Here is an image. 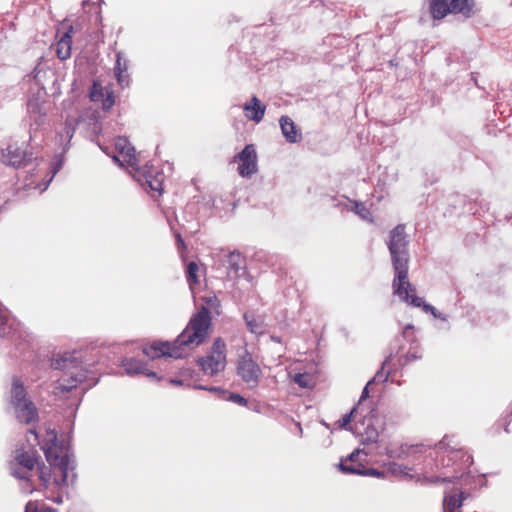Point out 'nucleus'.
Returning a JSON list of instances; mask_svg holds the SVG:
<instances>
[{
  "label": "nucleus",
  "instance_id": "6ab92c4d",
  "mask_svg": "<svg viewBox=\"0 0 512 512\" xmlns=\"http://www.w3.org/2000/svg\"><path fill=\"white\" fill-rule=\"evenodd\" d=\"M84 378L85 375L83 373H66L57 381L55 389L61 392L71 391L72 389L76 388L77 385L84 380Z\"/></svg>",
  "mask_w": 512,
  "mask_h": 512
},
{
  "label": "nucleus",
  "instance_id": "c756f323",
  "mask_svg": "<svg viewBox=\"0 0 512 512\" xmlns=\"http://www.w3.org/2000/svg\"><path fill=\"white\" fill-rule=\"evenodd\" d=\"M25 512H57V511H56V509L49 507V506H43V507L39 508L37 506L36 502L29 501L26 504Z\"/></svg>",
  "mask_w": 512,
  "mask_h": 512
},
{
  "label": "nucleus",
  "instance_id": "f03ea898",
  "mask_svg": "<svg viewBox=\"0 0 512 512\" xmlns=\"http://www.w3.org/2000/svg\"><path fill=\"white\" fill-rule=\"evenodd\" d=\"M212 326L210 312L206 307L195 313L189 320L186 328L173 342L155 341L143 348V353L151 358L173 357L175 359L184 356V349H194L202 345L208 338Z\"/></svg>",
  "mask_w": 512,
  "mask_h": 512
},
{
  "label": "nucleus",
  "instance_id": "1a4fd4ad",
  "mask_svg": "<svg viewBox=\"0 0 512 512\" xmlns=\"http://www.w3.org/2000/svg\"><path fill=\"white\" fill-rule=\"evenodd\" d=\"M14 460L15 464L19 467H12V475L18 479L29 481V473L33 471L39 463L37 452L17 449Z\"/></svg>",
  "mask_w": 512,
  "mask_h": 512
},
{
  "label": "nucleus",
  "instance_id": "7c9ffc66",
  "mask_svg": "<svg viewBox=\"0 0 512 512\" xmlns=\"http://www.w3.org/2000/svg\"><path fill=\"white\" fill-rule=\"evenodd\" d=\"M204 303L206 304V308L209 309H217L220 306V301L215 295H208L202 298Z\"/></svg>",
  "mask_w": 512,
  "mask_h": 512
},
{
  "label": "nucleus",
  "instance_id": "37998d69",
  "mask_svg": "<svg viewBox=\"0 0 512 512\" xmlns=\"http://www.w3.org/2000/svg\"><path fill=\"white\" fill-rule=\"evenodd\" d=\"M235 399L239 403H245L246 402V400L242 396H240V395H235Z\"/></svg>",
  "mask_w": 512,
  "mask_h": 512
},
{
  "label": "nucleus",
  "instance_id": "c9c22d12",
  "mask_svg": "<svg viewBox=\"0 0 512 512\" xmlns=\"http://www.w3.org/2000/svg\"><path fill=\"white\" fill-rule=\"evenodd\" d=\"M56 369H67L69 364L66 359L62 360V364L60 360H55L52 364Z\"/></svg>",
  "mask_w": 512,
  "mask_h": 512
},
{
  "label": "nucleus",
  "instance_id": "7ed1b4c3",
  "mask_svg": "<svg viewBox=\"0 0 512 512\" xmlns=\"http://www.w3.org/2000/svg\"><path fill=\"white\" fill-rule=\"evenodd\" d=\"M45 457L53 467V473H59V478H54V483L61 486L67 481V472L69 465L68 455L65 453L62 445L58 443L57 432L53 429L46 430V434L41 445Z\"/></svg>",
  "mask_w": 512,
  "mask_h": 512
},
{
  "label": "nucleus",
  "instance_id": "a18cd8bd",
  "mask_svg": "<svg viewBox=\"0 0 512 512\" xmlns=\"http://www.w3.org/2000/svg\"><path fill=\"white\" fill-rule=\"evenodd\" d=\"M177 240L179 244H181L183 247L185 246L180 234H177Z\"/></svg>",
  "mask_w": 512,
  "mask_h": 512
},
{
  "label": "nucleus",
  "instance_id": "f8f14e48",
  "mask_svg": "<svg viewBox=\"0 0 512 512\" xmlns=\"http://www.w3.org/2000/svg\"><path fill=\"white\" fill-rule=\"evenodd\" d=\"M89 98L92 102L101 104L104 111H109L115 104V94L112 87H103L98 81H93Z\"/></svg>",
  "mask_w": 512,
  "mask_h": 512
},
{
  "label": "nucleus",
  "instance_id": "bb28decb",
  "mask_svg": "<svg viewBox=\"0 0 512 512\" xmlns=\"http://www.w3.org/2000/svg\"><path fill=\"white\" fill-rule=\"evenodd\" d=\"M379 433L374 427H367L364 434H362V442L364 444L376 443L378 441Z\"/></svg>",
  "mask_w": 512,
  "mask_h": 512
},
{
  "label": "nucleus",
  "instance_id": "aec40b11",
  "mask_svg": "<svg viewBox=\"0 0 512 512\" xmlns=\"http://www.w3.org/2000/svg\"><path fill=\"white\" fill-rule=\"evenodd\" d=\"M340 470L344 473L349 474H358V475H369V476H376L381 477L383 476V472H380L376 469L370 468L367 469L362 463L358 464H348V463H340L339 464Z\"/></svg>",
  "mask_w": 512,
  "mask_h": 512
},
{
  "label": "nucleus",
  "instance_id": "4be33fe9",
  "mask_svg": "<svg viewBox=\"0 0 512 512\" xmlns=\"http://www.w3.org/2000/svg\"><path fill=\"white\" fill-rule=\"evenodd\" d=\"M123 366L128 374H146L145 365L136 359L130 358L123 361Z\"/></svg>",
  "mask_w": 512,
  "mask_h": 512
},
{
  "label": "nucleus",
  "instance_id": "72a5a7b5",
  "mask_svg": "<svg viewBox=\"0 0 512 512\" xmlns=\"http://www.w3.org/2000/svg\"><path fill=\"white\" fill-rule=\"evenodd\" d=\"M7 323V315L5 311L0 308V336L4 334V326Z\"/></svg>",
  "mask_w": 512,
  "mask_h": 512
},
{
  "label": "nucleus",
  "instance_id": "423d86ee",
  "mask_svg": "<svg viewBox=\"0 0 512 512\" xmlns=\"http://www.w3.org/2000/svg\"><path fill=\"white\" fill-rule=\"evenodd\" d=\"M201 370L210 376L222 372L226 367V344L222 338L214 340L210 352L198 359Z\"/></svg>",
  "mask_w": 512,
  "mask_h": 512
},
{
  "label": "nucleus",
  "instance_id": "49530a36",
  "mask_svg": "<svg viewBox=\"0 0 512 512\" xmlns=\"http://www.w3.org/2000/svg\"><path fill=\"white\" fill-rule=\"evenodd\" d=\"M443 481H445V480L444 479H440L438 477L431 480V482H433V483L443 482Z\"/></svg>",
  "mask_w": 512,
  "mask_h": 512
},
{
  "label": "nucleus",
  "instance_id": "58836bf2",
  "mask_svg": "<svg viewBox=\"0 0 512 512\" xmlns=\"http://www.w3.org/2000/svg\"><path fill=\"white\" fill-rule=\"evenodd\" d=\"M371 384V381L368 382V384L366 385V387L363 389L362 391V394H361V397H360V401L366 399L368 397V386Z\"/></svg>",
  "mask_w": 512,
  "mask_h": 512
},
{
  "label": "nucleus",
  "instance_id": "c85d7f7f",
  "mask_svg": "<svg viewBox=\"0 0 512 512\" xmlns=\"http://www.w3.org/2000/svg\"><path fill=\"white\" fill-rule=\"evenodd\" d=\"M118 84L124 88L129 85V75L127 73V63L124 61L123 70L115 73Z\"/></svg>",
  "mask_w": 512,
  "mask_h": 512
},
{
  "label": "nucleus",
  "instance_id": "412c9836",
  "mask_svg": "<svg viewBox=\"0 0 512 512\" xmlns=\"http://www.w3.org/2000/svg\"><path fill=\"white\" fill-rule=\"evenodd\" d=\"M186 279L189 284L191 290L194 289L196 285H199V266L196 262L191 261L188 263L186 267Z\"/></svg>",
  "mask_w": 512,
  "mask_h": 512
},
{
  "label": "nucleus",
  "instance_id": "cd10ccee",
  "mask_svg": "<svg viewBox=\"0 0 512 512\" xmlns=\"http://www.w3.org/2000/svg\"><path fill=\"white\" fill-rule=\"evenodd\" d=\"M293 380L296 384L299 385L301 388H309L311 387L312 378L307 373H297L293 377Z\"/></svg>",
  "mask_w": 512,
  "mask_h": 512
},
{
  "label": "nucleus",
  "instance_id": "a878e982",
  "mask_svg": "<svg viewBox=\"0 0 512 512\" xmlns=\"http://www.w3.org/2000/svg\"><path fill=\"white\" fill-rule=\"evenodd\" d=\"M353 211L363 220L370 223L374 222L371 211L362 202H353Z\"/></svg>",
  "mask_w": 512,
  "mask_h": 512
},
{
  "label": "nucleus",
  "instance_id": "ea45409f",
  "mask_svg": "<svg viewBox=\"0 0 512 512\" xmlns=\"http://www.w3.org/2000/svg\"><path fill=\"white\" fill-rule=\"evenodd\" d=\"M416 358H418V356H417L415 353H413V354L408 353V354L405 356V362H404V363L406 364V363H408L410 360H412V359H416Z\"/></svg>",
  "mask_w": 512,
  "mask_h": 512
},
{
  "label": "nucleus",
  "instance_id": "39448f33",
  "mask_svg": "<svg viewBox=\"0 0 512 512\" xmlns=\"http://www.w3.org/2000/svg\"><path fill=\"white\" fill-rule=\"evenodd\" d=\"M428 12L434 21L450 14L470 18L476 12V3L475 0H428Z\"/></svg>",
  "mask_w": 512,
  "mask_h": 512
},
{
  "label": "nucleus",
  "instance_id": "2f4dec72",
  "mask_svg": "<svg viewBox=\"0 0 512 512\" xmlns=\"http://www.w3.org/2000/svg\"><path fill=\"white\" fill-rule=\"evenodd\" d=\"M355 411L356 408H353L349 413H346L340 420L337 421V425L340 429H344L350 424Z\"/></svg>",
  "mask_w": 512,
  "mask_h": 512
},
{
  "label": "nucleus",
  "instance_id": "e433bc0d",
  "mask_svg": "<svg viewBox=\"0 0 512 512\" xmlns=\"http://www.w3.org/2000/svg\"><path fill=\"white\" fill-rule=\"evenodd\" d=\"M64 130H65L67 137L69 139H71L73 136V132H74V128H73L72 124L69 123L68 121H66L65 125H64Z\"/></svg>",
  "mask_w": 512,
  "mask_h": 512
},
{
  "label": "nucleus",
  "instance_id": "9d476101",
  "mask_svg": "<svg viewBox=\"0 0 512 512\" xmlns=\"http://www.w3.org/2000/svg\"><path fill=\"white\" fill-rule=\"evenodd\" d=\"M114 147L118 153V156H114L113 159L116 162L126 163L128 166L132 167L134 170H139V156L132 146L130 141L123 136L116 137L114 139Z\"/></svg>",
  "mask_w": 512,
  "mask_h": 512
},
{
  "label": "nucleus",
  "instance_id": "a211bd4d",
  "mask_svg": "<svg viewBox=\"0 0 512 512\" xmlns=\"http://www.w3.org/2000/svg\"><path fill=\"white\" fill-rule=\"evenodd\" d=\"M468 494L460 491L458 494H447L443 498V512H460Z\"/></svg>",
  "mask_w": 512,
  "mask_h": 512
},
{
  "label": "nucleus",
  "instance_id": "393cba45",
  "mask_svg": "<svg viewBox=\"0 0 512 512\" xmlns=\"http://www.w3.org/2000/svg\"><path fill=\"white\" fill-rule=\"evenodd\" d=\"M39 480L41 481V484L44 488H48L51 482V474L52 469L48 466H46L44 463H41L36 466Z\"/></svg>",
  "mask_w": 512,
  "mask_h": 512
},
{
  "label": "nucleus",
  "instance_id": "79ce46f5",
  "mask_svg": "<svg viewBox=\"0 0 512 512\" xmlns=\"http://www.w3.org/2000/svg\"><path fill=\"white\" fill-rule=\"evenodd\" d=\"M410 333L413 334V328L411 326H407L404 329L403 334H404V336H408Z\"/></svg>",
  "mask_w": 512,
  "mask_h": 512
},
{
  "label": "nucleus",
  "instance_id": "9b49d317",
  "mask_svg": "<svg viewBox=\"0 0 512 512\" xmlns=\"http://www.w3.org/2000/svg\"><path fill=\"white\" fill-rule=\"evenodd\" d=\"M233 162H238V173L242 177H251L257 172V153L253 144H248L234 156Z\"/></svg>",
  "mask_w": 512,
  "mask_h": 512
},
{
  "label": "nucleus",
  "instance_id": "473e14b6",
  "mask_svg": "<svg viewBox=\"0 0 512 512\" xmlns=\"http://www.w3.org/2000/svg\"><path fill=\"white\" fill-rule=\"evenodd\" d=\"M362 453L361 450L357 449L353 451L345 460H342L340 463H348V464H358L361 463L358 461L359 455Z\"/></svg>",
  "mask_w": 512,
  "mask_h": 512
},
{
  "label": "nucleus",
  "instance_id": "0eeeda50",
  "mask_svg": "<svg viewBox=\"0 0 512 512\" xmlns=\"http://www.w3.org/2000/svg\"><path fill=\"white\" fill-rule=\"evenodd\" d=\"M237 375L249 387H256L262 376V369L256 358L247 349L238 355L236 362Z\"/></svg>",
  "mask_w": 512,
  "mask_h": 512
},
{
  "label": "nucleus",
  "instance_id": "f704fd0d",
  "mask_svg": "<svg viewBox=\"0 0 512 512\" xmlns=\"http://www.w3.org/2000/svg\"><path fill=\"white\" fill-rule=\"evenodd\" d=\"M124 61L121 57V54L120 53H117V57H116V64H115V67H114V72H119L120 70H123V64H124Z\"/></svg>",
  "mask_w": 512,
  "mask_h": 512
},
{
  "label": "nucleus",
  "instance_id": "c03bdc74",
  "mask_svg": "<svg viewBox=\"0 0 512 512\" xmlns=\"http://www.w3.org/2000/svg\"><path fill=\"white\" fill-rule=\"evenodd\" d=\"M177 240L179 244H181L183 247L185 246L180 234H177Z\"/></svg>",
  "mask_w": 512,
  "mask_h": 512
},
{
  "label": "nucleus",
  "instance_id": "a19ab883",
  "mask_svg": "<svg viewBox=\"0 0 512 512\" xmlns=\"http://www.w3.org/2000/svg\"><path fill=\"white\" fill-rule=\"evenodd\" d=\"M28 432L35 437V440L37 441V444H40L39 436H38L37 431L35 429H29Z\"/></svg>",
  "mask_w": 512,
  "mask_h": 512
},
{
  "label": "nucleus",
  "instance_id": "5701e85b",
  "mask_svg": "<svg viewBox=\"0 0 512 512\" xmlns=\"http://www.w3.org/2000/svg\"><path fill=\"white\" fill-rule=\"evenodd\" d=\"M248 329L254 334H262L264 332L263 320L253 315H244Z\"/></svg>",
  "mask_w": 512,
  "mask_h": 512
},
{
  "label": "nucleus",
  "instance_id": "dca6fc26",
  "mask_svg": "<svg viewBox=\"0 0 512 512\" xmlns=\"http://www.w3.org/2000/svg\"><path fill=\"white\" fill-rule=\"evenodd\" d=\"M72 32L73 27L70 26L68 30L61 35L56 43V55L60 60H66L71 56Z\"/></svg>",
  "mask_w": 512,
  "mask_h": 512
},
{
  "label": "nucleus",
  "instance_id": "6e6552de",
  "mask_svg": "<svg viewBox=\"0 0 512 512\" xmlns=\"http://www.w3.org/2000/svg\"><path fill=\"white\" fill-rule=\"evenodd\" d=\"M33 160V152L28 143L13 142L2 149L0 161L14 168L25 167Z\"/></svg>",
  "mask_w": 512,
  "mask_h": 512
},
{
  "label": "nucleus",
  "instance_id": "ddd939ff",
  "mask_svg": "<svg viewBox=\"0 0 512 512\" xmlns=\"http://www.w3.org/2000/svg\"><path fill=\"white\" fill-rule=\"evenodd\" d=\"M140 176L143 177L145 184L149 189L158 195L163 192L164 173L154 167L153 165L146 164L139 170H136Z\"/></svg>",
  "mask_w": 512,
  "mask_h": 512
},
{
  "label": "nucleus",
  "instance_id": "f257e3e1",
  "mask_svg": "<svg viewBox=\"0 0 512 512\" xmlns=\"http://www.w3.org/2000/svg\"><path fill=\"white\" fill-rule=\"evenodd\" d=\"M409 239L406 233L405 224H398L389 232L387 246L391 255L395 277L393 280V292L401 300L415 306L422 307L425 312H430L436 316V309L426 304L422 298L415 294V288L408 281V251Z\"/></svg>",
  "mask_w": 512,
  "mask_h": 512
},
{
  "label": "nucleus",
  "instance_id": "4468645a",
  "mask_svg": "<svg viewBox=\"0 0 512 512\" xmlns=\"http://www.w3.org/2000/svg\"><path fill=\"white\" fill-rule=\"evenodd\" d=\"M229 278H238L246 271V259L237 250L230 252L223 262Z\"/></svg>",
  "mask_w": 512,
  "mask_h": 512
},
{
  "label": "nucleus",
  "instance_id": "20e7f679",
  "mask_svg": "<svg viewBox=\"0 0 512 512\" xmlns=\"http://www.w3.org/2000/svg\"><path fill=\"white\" fill-rule=\"evenodd\" d=\"M10 404L14 409L16 418L20 422L27 425L38 422V409L28 397L23 383L18 378H14L12 381Z\"/></svg>",
  "mask_w": 512,
  "mask_h": 512
},
{
  "label": "nucleus",
  "instance_id": "2eb2a0df",
  "mask_svg": "<svg viewBox=\"0 0 512 512\" xmlns=\"http://www.w3.org/2000/svg\"><path fill=\"white\" fill-rule=\"evenodd\" d=\"M281 131L287 142L298 143L302 140V134L289 116H282L279 120Z\"/></svg>",
  "mask_w": 512,
  "mask_h": 512
},
{
  "label": "nucleus",
  "instance_id": "f3484780",
  "mask_svg": "<svg viewBox=\"0 0 512 512\" xmlns=\"http://www.w3.org/2000/svg\"><path fill=\"white\" fill-rule=\"evenodd\" d=\"M243 110L248 119L258 123L264 117L266 106L261 104L256 96H253L251 101L243 106Z\"/></svg>",
  "mask_w": 512,
  "mask_h": 512
},
{
  "label": "nucleus",
  "instance_id": "b1692460",
  "mask_svg": "<svg viewBox=\"0 0 512 512\" xmlns=\"http://www.w3.org/2000/svg\"><path fill=\"white\" fill-rule=\"evenodd\" d=\"M410 471V468H407L395 462H391L388 465V472H390L395 477L411 479L412 474L410 473Z\"/></svg>",
  "mask_w": 512,
  "mask_h": 512
},
{
  "label": "nucleus",
  "instance_id": "4c0bfd02",
  "mask_svg": "<svg viewBox=\"0 0 512 512\" xmlns=\"http://www.w3.org/2000/svg\"><path fill=\"white\" fill-rule=\"evenodd\" d=\"M391 361V355L389 357L386 358V360L384 361L382 367H381V371H378L377 374L375 375L374 379H380L382 376H383V370H384V367L385 365Z\"/></svg>",
  "mask_w": 512,
  "mask_h": 512
}]
</instances>
